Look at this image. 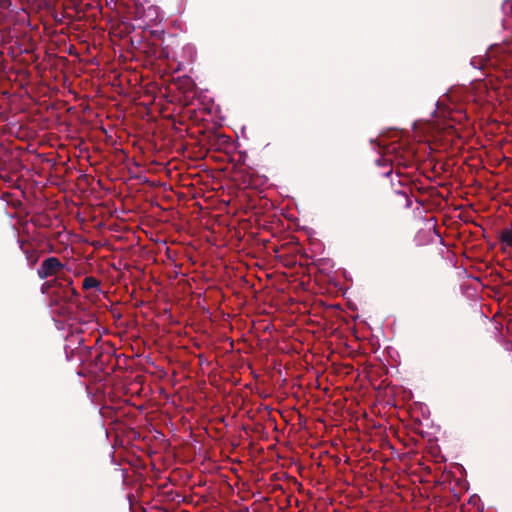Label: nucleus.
<instances>
[{
    "mask_svg": "<svg viewBox=\"0 0 512 512\" xmlns=\"http://www.w3.org/2000/svg\"><path fill=\"white\" fill-rule=\"evenodd\" d=\"M500 241L507 246L512 247V227L504 229L500 234Z\"/></svg>",
    "mask_w": 512,
    "mask_h": 512,
    "instance_id": "nucleus-5",
    "label": "nucleus"
},
{
    "mask_svg": "<svg viewBox=\"0 0 512 512\" xmlns=\"http://www.w3.org/2000/svg\"><path fill=\"white\" fill-rule=\"evenodd\" d=\"M20 248L22 252L25 254L26 260L29 263V265L31 267L35 266L39 261L40 251L35 249L31 243L26 241L20 242Z\"/></svg>",
    "mask_w": 512,
    "mask_h": 512,
    "instance_id": "nucleus-3",
    "label": "nucleus"
},
{
    "mask_svg": "<svg viewBox=\"0 0 512 512\" xmlns=\"http://www.w3.org/2000/svg\"><path fill=\"white\" fill-rule=\"evenodd\" d=\"M101 282L93 276L85 277L82 283V287L84 290H89L92 288H98Z\"/></svg>",
    "mask_w": 512,
    "mask_h": 512,
    "instance_id": "nucleus-4",
    "label": "nucleus"
},
{
    "mask_svg": "<svg viewBox=\"0 0 512 512\" xmlns=\"http://www.w3.org/2000/svg\"><path fill=\"white\" fill-rule=\"evenodd\" d=\"M65 265L61 260L55 256H50L42 261L40 267L37 269V276L44 280L49 277H59V274L64 270Z\"/></svg>",
    "mask_w": 512,
    "mask_h": 512,
    "instance_id": "nucleus-1",
    "label": "nucleus"
},
{
    "mask_svg": "<svg viewBox=\"0 0 512 512\" xmlns=\"http://www.w3.org/2000/svg\"><path fill=\"white\" fill-rule=\"evenodd\" d=\"M63 279L67 282V288H68V291L65 295V298L67 300H70L71 297L73 296H76L77 295V291L72 287V280L71 279H68V278H61V277H56L52 280H46L42 285H41V293L42 294H50V291L53 289V288H56V287H60L61 286V283H60V280Z\"/></svg>",
    "mask_w": 512,
    "mask_h": 512,
    "instance_id": "nucleus-2",
    "label": "nucleus"
}]
</instances>
